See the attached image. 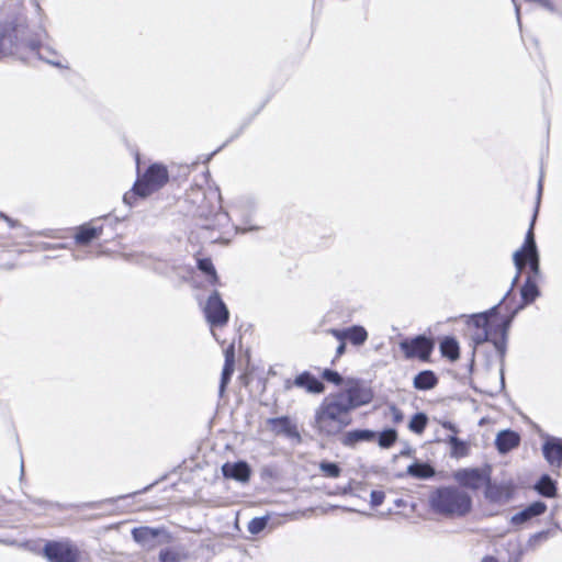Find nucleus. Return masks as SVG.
<instances>
[{
    "label": "nucleus",
    "instance_id": "obj_2",
    "mask_svg": "<svg viewBox=\"0 0 562 562\" xmlns=\"http://www.w3.org/2000/svg\"><path fill=\"white\" fill-rule=\"evenodd\" d=\"M351 422L349 411L334 393L327 395L315 409L313 427L321 436L335 437Z\"/></svg>",
    "mask_w": 562,
    "mask_h": 562
},
{
    "label": "nucleus",
    "instance_id": "obj_36",
    "mask_svg": "<svg viewBox=\"0 0 562 562\" xmlns=\"http://www.w3.org/2000/svg\"><path fill=\"white\" fill-rule=\"evenodd\" d=\"M182 557L172 549H164L159 552V562H181Z\"/></svg>",
    "mask_w": 562,
    "mask_h": 562
},
{
    "label": "nucleus",
    "instance_id": "obj_41",
    "mask_svg": "<svg viewBox=\"0 0 562 562\" xmlns=\"http://www.w3.org/2000/svg\"><path fill=\"white\" fill-rule=\"evenodd\" d=\"M224 353H225V362L226 363L235 364V350H234V346L231 345L229 347H227Z\"/></svg>",
    "mask_w": 562,
    "mask_h": 562
},
{
    "label": "nucleus",
    "instance_id": "obj_12",
    "mask_svg": "<svg viewBox=\"0 0 562 562\" xmlns=\"http://www.w3.org/2000/svg\"><path fill=\"white\" fill-rule=\"evenodd\" d=\"M161 535H165L168 538L167 532L162 528H151L144 526L134 528L132 530L133 539L148 550L160 543L158 538Z\"/></svg>",
    "mask_w": 562,
    "mask_h": 562
},
{
    "label": "nucleus",
    "instance_id": "obj_7",
    "mask_svg": "<svg viewBox=\"0 0 562 562\" xmlns=\"http://www.w3.org/2000/svg\"><path fill=\"white\" fill-rule=\"evenodd\" d=\"M512 323V317L503 319L495 328L477 329L473 336L475 345L491 341L501 357L505 356L507 333Z\"/></svg>",
    "mask_w": 562,
    "mask_h": 562
},
{
    "label": "nucleus",
    "instance_id": "obj_23",
    "mask_svg": "<svg viewBox=\"0 0 562 562\" xmlns=\"http://www.w3.org/2000/svg\"><path fill=\"white\" fill-rule=\"evenodd\" d=\"M509 294L510 290L506 293L498 305L493 306L487 312L473 315V323L477 329L495 328L496 325L492 324L490 316L496 315L498 306L508 299Z\"/></svg>",
    "mask_w": 562,
    "mask_h": 562
},
{
    "label": "nucleus",
    "instance_id": "obj_18",
    "mask_svg": "<svg viewBox=\"0 0 562 562\" xmlns=\"http://www.w3.org/2000/svg\"><path fill=\"white\" fill-rule=\"evenodd\" d=\"M293 384L314 394H321L325 390L323 382L307 371L299 374L294 379Z\"/></svg>",
    "mask_w": 562,
    "mask_h": 562
},
{
    "label": "nucleus",
    "instance_id": "obj_8",
    "mask_svg": "<svg viewBox=\"0 0 562 562\" xmlns=\"http://www.w3.org/2000/svg\"><path fill=\"white\" fill-rule=\"evenodd\" d=\"M204 314L207 323L211 326L221 327L227 324L229 318V311L221 299L218 291L214 290L207 297L206 304L204 306Z\"/></svg>",
    "mask_w": 562,
    "mask_h": 562
},
{
    "label": "nucleus",
    "instance_id": "obj_20",
    "mask_svg": "<svg viewBox=\"0 0 562 562\" xmlns=\"http://www.w3.org/2000/svg\"><path fill=\"white\" fill-rule=\"evenodd\" d=\"M334 334L338 339L347 338L356 346L364 344L368 338V333L362 326H352L344 331L335 330Z\"/></svg>",
    "mask_w": 562,
    "mask_h": 562
},
{
    "label": "nucleus",
    "instance_id": "obj_9",
    "mask_svg": "<svg viewBox=\"0 0 562 562\" xmlns=\"http://www.w3.org/2000/svg\"><path fill=\"white\" fill-rule=\"evenodd\" d=\"M335 395L346 406L349 413L372 401L371 391L359 383H353L345 390L335 393Z\"/></svg>",
    "mask_w": 562,
    "mask_h": 562
},
{
    "label": "nucleus",
    "instance_id": "obj_25",
    "mask_svg": "<svg viewBox=\"0 0 562 562\" xmlns=\"http://www.w3.org/2000/svg\"><path fill=\"white\" fill-rule=\"evenodd\" d=\"M535 490L544 497H554L557 495V482L549 474H542L535 484Z\"/></svg>",
    "mask_w": 562,
    "mask_h": 562
},
{
    "label": "nucleus",
    "instance_id": "obj_40",
    "mask_svg": "<svg viewBox=\"0 0 562 562\" xmlns=\"http://www.w3.org/2000/svg\"><path fill=\"white\" fill-rule=\"evenodd\" d=\"M389 411H390V416L392 418V422L394 424H400V423L403 422L404 414H403V412L400 408H397L395 405H391L389 407Z\"/></svg>",
    "mask_w": 562,
    "mask_h": 562
},
{
    "label": "nucleus",
    "instance_id": "obj_33",
    "mask_svg": "<svg viewBox=\"0 0 562 562\" xmlns=\"http://www.w3.org/2000/svg\"><path fill=\"white\" fill-rule=\"evenodd\" d=\"M269 518L267 516L255 517L248 524V531L251 535L260 533L268 525Z\"/></svg>",
    "mask_w": 562,
    "mask_h": 562
},
{
    "label": "nucleus",
    "instance_id": "obj_17",
    "mask_svg": "<svg viewBox=\"0 0 562 562\" xmlns=\"http://www.w3.org/2000/svg\"><path fill=\"white\" fill-rule=\"evenodd\" d=\"M547 510V505L543 502H533L532 504L528 505L525 509L520 510L519 513L515 514L510 521L514 525H521L527 522L533 517L542 515Z\"/></svg>",
    "mask_w": 562,
    "mask_h": 562
},
{
    "label": "nucleus",
    "instance_id": "obj_38",
    "mask_svg": "<svg viewBox=\"0 0 562 562\" xmlns=\"http://www.w3.org/2000/svg\"><path fill=\"white\" fill-rule=\"evenodd\" d=\"M322 376L325 381L334 383L335 385H340L344 381L342 376L337 371L330 369H325Z\"/></svg>",
    "mask_w": 562,
    "mask_h": 562
},
{
    "label": "nucleus",
    "instance_id": "obj_34",
    "mask_svg": "<svg viewBox=\"0 0 562 562\" xmlns=\"http://www.w3.org/2000/svg\"><path fill=\"white\" fill-rule=\"evenodd\" d=\"M522 260L525 262V266L528 263L531 272L535 277L539 274L540 271V260H539V254H530L522 256Z\"/></svg>",
    "mask_w": 562,
    "mask_h": 562
},
{
    "label": "nucleus",
    "instance_id": "obj_28",
    "mask_svg": "<svg viewBox=\"0 0 562 562\" xmlns=\"http://www.w3.org/2000/svg\"><path fill=\"white\" fill-rule=\"evenodd\" d=\"M101 227L83 225L79 228L78 233L76 234V241L81 245H87L93 238L99 237L101 235Z\"/></svg>",
    "mask_w": 562,
    "mask_h": 562
},
{
    "label": "nucleus",
    "instance_id": "obj_26",
    "mask_svg": "<svg viewBox=\"0 0 562 562\" xmlns=\"http://www.w3.org/2000/svg\"><path fill=\"white\" fill-rule=\"evenodd\" d=\"M445 441L447 443H449L451 447L450 456L452 458L459 459V458H463V457L468 456V453H469L468 443L465 441L459 439L457 436L450 435L447 437V439H445Z\"/></svg>",
    "mask_w": 562,
    "mask_h": 562
},
{
    "label": "nucleus",
    "instance_id": "obj_24",
    "mask_svg": "<svg viewBox=\"0 0 562 562\" xmlns=\"http://www.w3.org/2000/svg\"><path fill=\"white\" fill-rule=\"evenodd\" d=\"M268 423L279 434H284L289 437L299 436L295 426L292 425L290 418L286 416L270 418Z\"/></svg>",
    "mask_w": 562,
    "mask_h": 562
},
{
    "label": "nucleus",
    "instance_id": "obj_43",
    "mask_svg": "<svg viewBox=\"0 0 562 562\" xmlns=\"http://www.w3.org/2000/svg\"><path fill=\"white\" fill-rule=\"evenodd\" d=\"M345 351H346V344L344 341H341L336 349V357L342 356L345 353Z\"/></svg>",
    "mask_w": 562,
    "mask_h": 562
},
{
    "label": "nucleus",
    "instance_id": "obj_13",
    "mask_svg": "<svg viewBox=\"0 0 562 562\" xmlns=\"http://www.w3.org/2000/svg\"><path fill=\"white\" fill-rule=\"evenodd\" d=\"M485 498L491 503H506L512 498L513 490L508 484H497L493 483L491 480V474L488 475V481L485 482Z\"/></svg>",
    "mask_w": 562,
    "mask_h": 562
},
{
    "label": "nucleus",
    "instance_id": "obj_14",
    "mask_svg": "<svg viewBox=\"0 0 562 562\" xmlns=\"http://www.w3.org/2000/svg\"><path fill=\"white\" fill-rule=\"evenodd\" d=\"M376 439V432L370 429H353L341 432L339 442L347 448H356L361 442H373Z\"/></svg>",
    "mask_w": 562,
    "mask_h": 562
},
{
    "label": "nucleus",
    "instance_id": "obj_37",
    "mask_svg": "<svg viewBox=\"0 0 562 562\" xmlns=\"http://www.w3.org/2000/svg\"><path fill=\"white\" fill-rule=\"evenodd\" d=\"M321 470L329 477H338L340 468L334 462H322Z\"/></svg>",
    "mask_w": 562,
    "mask_h": 562
},
{
    "label": "nucleus",
    "instance_id": "obj_6",
    "mask_svg": "<svg viewBox=\"0 0 562 562\" xmlns=\"http://www.w3.org/2000/svg\"><path fill=\"white\" fill-rule=\"evenodd\" d=\"M541 194H542V178H540L539 182H538L537 206H539ZM537 214H538V207H536V211L533 213V216H532L529 229L526 234L525 243H524L522 247L519 250L514 252L513 260H514V265L517 269V273L513 280V285L518 281L520 273L525 267L522 256L538 252L536 240H535V234H533V226H535V222L537 218Z\"/></svg>",
    "mask_w": 562,
    "mask_h": 562
},
{
    "label": "nucleus",
    "instance_id": "obj_1",
    "mask_svg": "<svg viewBox=\"0 0 562 562\" xmlns=\"http://www.w3.org/2000/svg\"><path fill=\"white\" fill-rule=\"evenodd\" d=\"M46 36L47 34L44 30L31 34L27 25L22 21L16 20L2 23L0 24V58L15 54L22 48H29L31 52H36L41 59L58 66L59 64L57 61L44 54L45 50L49 55H55V52L42 44V40Z\"/></svg>",
    "mask_w": 562,
    "mask_h": 562
},
{
    "label": "nucleus",
    "instance_id": "obj_22",
    "mask_svg": "<svg viewBox=\"0 0 562 562\" xmlns=\"http://www.w3.org/2000/svg\"><path fill=\"white\" fill-rule=\"evenodd\" d=\"M520 294H521L524 304L519 305L517 308L514 310V312L510 316L512 318L518 312V310L522 308V306L525 304H529V303L533 302L536 300V297L539 295L538 286H537L535 280H532V278L530 276L527 278L525 284L522 285V288L520 290Z\"/></svg>",
    "mask_w": 562,
    "mask_h": 562
},
{
    "label": "nucleus",
    "instance_id": "obj_29",
    "mask_svg": "<svg viewBox=\"0 0 562 562\" xmlns=\"http://www.w3.org/2000/svg\"><path fill=\"white\" fill-rule=\"evenodd\" d=\"M440 351L443 357L454 361L459 358V345L453 337H446L440 342Z\"/></svg>",
    "mask_w": 562,
    "mask_h": 562
},
{
    "label": "nucleus",
    "instance_id": "obj_42",
    "mask_svg": "<svg viewBox=\"0 0 562 562\" xmlns=\"http://www.w3.org/2000/svg\"><path fill=\"white\" fill-rule=\"evenodd\" d=\"M442 426H443V428L452 431L453 434H457L459 431L457 426L454 424H452L451 422H443Z\"/></svg>",
    "mask_w": 562,
    "mask_h": 562
},
{
    "label": "nucleus",
    "instance_id": "obj_46",
    "mask_svg": "<svg viewBox=\"0 0 562 562\" xmlns=\"http://www.w3.org/2000/svg\"><path fill=\"white\" fill-rule=\"evenodd\" d=\"M3 217L10 224V226H14V222L10 217H8V216H3Z\"/></svg>",
    "mask_w": 562,
    "mask_h": 562
},
{
    "label": "nucleus",
    "instance_id": "obj_15",
    "mask_svg": "<svg viewBox=\"0 0 562 562\" xmlns=\"http://www.w3.org/2000/svg\"><path fill=\"white\" fill-rule=\"evenodd\" d=\"M222 473L225 479L246 483L250 479L251 469L245 461L226 462L222 465Z\"/></svg>",
    "mask_w": 562,
    "mask_h": 562
},
{
    "label": "nucleus",
    "instance_id": "obj_47",
    "mask_svg": "<svg viewBox=\"0 0 562 562\" xmlns=\"http://www.w3.org/2000/svg\"><path fill=\"white\" fill-rule=\"evenodd\" d=\"M24 471V465H23V462L21 463V472L23 473Z\"/></svg>",
    "mask_w": 562,
    "mask_h": 562
},
{
    "label": "nucleus",
    "instance_id": "obj_19",
    "mask_svg": "<svg viewBox=\"0 0 562 562\" xmlns=\"http://www.w3.org/2000/svg\"><path fill=\"white\" fill-rule=\"evenodd\" d=\"M519 442V435L510 429L499 431L495 439V446L501 453H507L517 447Z\"/></svg>",
    "mask_w": 562,
    "mask_h": 562
},
{
    "label": "nucleus",
    "instance_id": "obj_3",
    "mask_svg": "<svg viewBox=\"0 0 562 562\" xmlns=\"http://www.w3.org/2000/svg\"><path fill=\"white\" fill-rule=\"evenodd\" d=\"M428 502L434 513L448 518L464 517L472 509V497L457 486L437 487L430 493Z\"/></svg>",
    "mask_w": 562,
    "mask_h": 562
},
{
    "label": "nucleus",
    "instance_id": "obj_5",
    "mask_svg": "<svg viewBox=\"0 0 562 562\" xmlns=\"http://www.w3.org/2000/svg\"><path fill=\"white\" fill-rule=\"evenodd\" d=\"M43 555L49 562H79L80 550L69 539L47 541L43 548Z\"/></svg>",
    "mask_w": 562,
    "mask_h": 562
},
{
    "label": "nucleus",
    "instance_id": "obj_16",
    "mask_svg": "<svg viewBox=\"0 0 562 562\" xmlns=\"http://www.w3.org/2000/svg\"><path fill=\"white\" fill-rule=\"evenodd\" d=\"M542 452L546 460L550 465L561 468L562 467V440L558 438H551L547 440L542 446Z\"/></svg>",
    "mask_w": 562,
    "mask_h": 562
},
{
    "label": "nucleus",
    "instance_id": "obj_10",
    "mask_svg": "<svg viewBox=\"0 0 562 562\" xmlns=\"http://www.w3.org/2000/svg\"><path fill=\"white\" fill-rule=\"evenodd\" d=\"M491 474V468L486 467L484 469L481 468H468L460 469L453 473V479L461 486L477 491L481 486L485 485V482L488 481V475Z\"/></svg>",
    "mask_w": 562,
    "mask_h": 562
},
{
    "label": "nucleus",
    "instance_id": "obj_35",
    "mask_svg": "<svg viewBox=\"0 0 562 562\" xmlns=\"http://www.w3.org/2000/svg\"><path fill=\"white\" fill-rule=\"evenodd\" d=\"M234 367H235V364H233V363H226V362L224 363L222 376H221V384H220V393L221 394L225 391V387L234 373Z\"/></svg>",
    "mask_w": 562,
    "mask_h": 562
},
{
    "label": "nucleus",
    "instance_id": "obj_44",
    "mask_svg": "<svg viewBox=\"0 0 562 562\" xmlns=\"http://www.w3.org/2000/svg\"><path fill=\"white\" fill-rule=\"evenodd\" d=\"M513 2H514V5H515V11H516L518 23H520V7L516 3L515 0H513Z\"/></svg>",
    "mask_w": 562,
    "mask_h": 562
},
{
    "label": "nucleus",
    "instance_id": "obj_4",
    "mask_svg": "<svg viewBox=\"0 0 562 562\" xmlns=\"http://www.w3.org/2000/svg\"><path fill=\"white\" fill-rule=\"evenodd\" d=\"M168 182V171L165 166L154 164L144 173L142 179H138L134 187L133 193H125L123 200L126 204L132 205V199L136 195L146 198L159 190Z\"/></svg>",
    "mask_w": 562,
    "mask_h": 562
},
{
    "label": "nucleus",
    "instance_id": "obj_31",
    "mask_svg": "<svg viewBox=\"0 0 562 562\" xmlns=\"http://www.w3.org/2000/svg\"><path fill=\"white\" fill-rule=\"evenodd\" d=\"M428 424V417L425 413H416L408 423V428L414 434L420 435L424 432Z\"/></svg>",
    "mask_w": 562,
    "mask_h": 562
},
{
    "label": "nucleus",
    "instance_id": "obj_11",
    "mask_svg": "<svg viewBox=\"0 0 562 562\" xmlns=\"http://www.w3.org/2000/svg\"><path fill=\"white\" fill-rule=\"evenodd\" d=\"M400 348L407 359L418 358L428 361L434 349V342L426 336H417L413 339H405L400 342Z\"/></svg>",
    "mask_w": 562,
    "mask_h": 562
},
{
    "label": "nucleus",
    "instance_id": "obj_27",
    "mask_svg": "<svg viewBox=\"0 0 562 562\" xmlns=\"http://www.w3.org/2000/svg\"><path fill=\"white\" fill-rule=\"evenodd\" d=\"M407 473L417 479H430L435 475V469L428 463L415 462L408 465Z\"/></svg>",
    "mask_w": 562,
    "mask_h": 562
},
{
    "label": "nucleus",
    "instance_id": "obj_21",
    "mask_svg": "<svg viewBox=\"0 0 562 562\" xmlns=\"http://www.w3.org/2000/svg\"><path fill=\"white\" fill-rule=\"evenodd\" d=\"M438 384V378L431 370L420 371L413 381V385L416 390L428 391Z\"/></svg>",
    "mask_w": 562,
    "mask_h": 562
},
{
    "label": "nucleus",
    "instance_id": "obj_39",
    "mask_svg": "<svg viewBox=\"0 0 562 562\" xmlns=\"http://www.w3.org/2000/svg\"><path fill=\"white\" fill-rule=\"evenodd\" d=\"M370 498H371L370 499L371 506L372 507H378V506H380L383 503V501L385 498V494L382 491H375L374 490V491L371 492Z\"/></svg>",
    "mask_w": 562,
    "mask_h": 562
},
{
    "label": "nucleus",
    "instance_id": "obj_32",
    "mask_svg": "<svg viewBox=\"0 0 562 562\" xmlns=\"http://www.w3.org/2000/svg\"><path fill=\"white\" fill-rule=\"evenodd\" d=\"M378 443L381 448L387 449L391 448L396 439H397V432L393 428H389L383 430L379 436L376 435Z\"/></svg>",
    "mask_w": 562,
    "mask_h": 562
},
{
    "label": "nucleus",
    "instance_id": "obj_30",
    "mask_svg": "<svg viewBox=\"0 0 562 562\" xmlns=\"http://www.w3.org/2000/svg\"><path fill=\"white\" fill-rule=\"evenodd\" d=\"M198 268L209 277V282L211 284H218L220 279L210 258L198 259Z\"/></svg>",
    "mask_w": 562,
    "mask_h": 562
},
{
    "label": "nucleus",
    "instance_id": "obj_45",
    "mask_svg": "<svg viewBox=\"0 0 562 562\" xmlns=\"http://www.w3.org/2000/svg\"><path fill=\"white\" fill-rule=\"evenodd\" d=\"M482 562H497V560L494 557H485Z\"/></svg>",
    "mask_w": 562,
    "mask_h": 562
}]
</instances>
